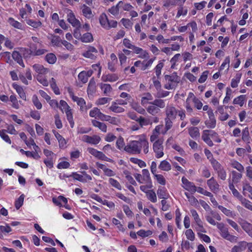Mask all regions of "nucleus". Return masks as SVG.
<instances>
[{"label": "nucleus", "mask_w": 252, "mask_h": 252, "mask_svg": "<svg viewBox=\"0 0 252 252\" xmlns=\"http://www.w3.org/2000/svg\"><path fill=\"white\" fill-rule=\"evenodd\" d=\"M96 92V85L95 82L94 80V78H92L90 80L88 88H87V93L88 94H93L95 93Z\"/></svg>", "instance_id": "b1692460"}, {"label": "nucleus", "mask_w": 252, "mask_h": 252, "mask_svg": "<svg viewBox=\"0 0 252 252\" xmlns=\"http://www.w3.org/2000/svg\"><path fill=\"white\" fill-rule=\"evenodd\" d=\"M82 141L92 145H97L100 142L101 138L97 135L93 136L84 135L82 137Z\"/></svg>", "instance_id": "20e7f679"}, {"label": "nucleus", "mask_w": 252, "mask_h": 252, "mask_svg": "<svg viewBox=\"0 0 252 252\" xmlns=\"http://www.w3.org/2000/svg\"><path fill=\"white\" fill-rule=\"evenodd\" d=\"M249 131L248 127H246L242 131V139L244 141L250 143Z\"/></svg>", "instance_id": "052dcab7"}, {"label": "nucleus", "mask_w": 252, "mask_h": 252, "mask_svg": "<svg viewBox=\"0 0 252 252\" xmlns=\"http://www.w3.org/2000/svg\"><path fill=\"white\" fill-rule=\"evenodd\" d=\"M137 234L142 238H145L149 236L152 234V232L151 230H145L144 229H140L137 232Z\"/></svg>", "instance_id": "bf43d9fd"}, {"label": "nucleus", "mask_w": 252, "mask_h": 252, "mask_svg": "<svg viewBox=\"0 0 252 252\" xmlns=\"http://www.w3.org/2000/svg\"><path fill=\"white\" fill-rule=\"evenodd\" d=\"M25 49V53L24 54L25 58H30L32 56H39L44 54L47 52L45 49Z\"/></svg>", "instance_id": "7ed1b4c3"}, {"label": "nucleus", "mask_w": 252, "mask_h": 252, "mask_svg": "<svg viewBox=\"0 0 252 252\" xmlns=\"http://www.w3.org/2000/svg\"><path fill=\"white\" fill-rule=\"evenodd\" d=\"M99 87L103 92L104 95L109 96V94L112 92V88L111 86L109 84L100 83Z\"/></svg>", "instance_id": "aec40b11"}, {"label": "nucleus", "mask_w": 252, "mask_h": 252, "mask_svg": "<svg viewBox=\"0 0 252 252\" xmlns=\"http://www.w3.org/2000/svg\"><path fill=\"white\" fill-rule=\"evenodd\" d=\"M207 184L211 191L214 192L218 191L219 185L214 177H212L211 179L208 180L207 182Z\"/></svg>", "instance_id": "9b49d317"}, {"label": "nucleus", "mask_w": 252, "mask_h": 252, "mask_svg": "<svg viewBox=\"0 0 252 252\" xmlns=\"http://www.w3.org/2000/svg\"><path fill=\"white\" fill-rule=\"evenodd\" d=\"M246 99L245 95H241L235 98L233 101L234 104H238L240 106H242L244 103Z\"/></svg>", "instance_id": "e433bc0d"}, {"label": "nucleus", "mask_w": 252, "mask_h": 252, "mask_svg": "<svg viewBox=\"0 0 252 252\" xmlns=\"http://www.w3.org/2000/svg\"><path fill=\"white\" fill-rule=\"evenodd\" d=\"M87 151L92 155L94 156L97 159H99V158L102 152L99 151L96 149L92 148L89 147L87 148Z\"/></svg>", "instance_id": "79ce46f5"}, {"label": "nucleus", "mask_w": 252, "mask_h": 252, "mask_svg": "<svg viewBox=\"0 0 252 252\" xmlns=\"http://www.w3.org/2000/svg\"><path fill=\"white\" fill-rule=\"evenodd\" d=\"M67 92L69 96L74 102H76L77 105L80 107L81 111H85L88 109L85 99L82 97H79L74 95L72 89L70 87L67 88Z\"/></svg>", "instance_id": "f03ea898"}, {"label": "nucleus", "mask_w": 252, "mask_h": 252, "mask_svg": "<svg viewBox=\"0 0 252 252\" xmlns=\"http://www.w3.org/2000/svg\"><path fill=\"white\" fill-rule=\"evenodd\" d=\"M67 21L71 24L73 27L76 29L81 28V25L80 21L76 18L74 13L71 10L67 14Z\"/></svg>", "instance_id": "423d86ee"}, {"label": "nucleus", "mask_w": 252, "mask_h": 252, "mask_svg": "<svg viewBox=\"0 0 252 252\" xmlns=\"http://www.w3.org/2000/svg\"><path fill=\"white\" fill-rule=\"evenodd\" d=\"M101 111L97 107H94L90 111L89 115L91 117L97 119Z\"/></svg>", "instance_id": "603ef678"}, {"label": "nucleus", "mask_w": 252, "mask_h": 252, "mask_svg": "<svg viewBox=\"0 0 252 252\" xmlns=\"http://www.w3.org/2000/svg\"><path fill=\"white\" fill-rule=\"evenodd\" d=\"M150 140L154 142L153 150L155 153V157L158 158V126L155 127L153 134L150 137Z\"/></svg>", "instance_id": "6e6552de"}, {"label": "nucleus", "mask_w": 252, "mask_h": 252, "mask_svg": "<svg viewBox=\"0 0 252 252\" xmlns=\"http://www.w3.org/2000/svg\"><path fill=\"white\" fill-rule=\"evenodd\" d=\"M243 229L251 237H252V224L246 221H243L240 223Z\"/></svg>", "instance_id": "2eb2a0df"}, {"label": "nucleus", "mask_w": 252, "mask_h": 252, "mask_svg": "<svg viewBox=\"0 0 252 252\" xmlns=\"http://www.w3.org/2000/svg\"><path fill=\"white\" fill-rule=\"evenodd\" d=\"M133 51L135 54L138 55L140 58L145 59L149 57L148 53L139 47L136 46Z\"/></svg>", "instance_id": "4468645a"}, {"label": "nucleus", "mask_w": 252, "mask_h": 252, "mask_svg": "<svg viewBox=\"0 0 252 252\" xmlns=\"http://www.w3.org/2000/svg\"><path fill=\"white\" fill-rule=\"evenodd\" d=\"M118 5L122 8L124 11H130L133 7L130 3H125L123 1H120L118 3Z\"/></svg>", "instance_id": "72a5a7b5"}, {"label": "nucleus", "mask_w": 252, "mask_h": 252, "mask_svg": "<svg viewBox=\"0 0 252 252\" xmlns=\"http://www.w3.org/2000/svg\"><path fill=\"white\" fill-rule=\"evenodd\" d=\"M12 86L13 89L16 90L20 97L24 100H26L27 96L23 88L21 86L18 85L16 83H13Z\"/></svg>", "instance_id": "1a4fd4ad"}, {"label": "nucleus", "mask_w": 252, "mask_h": 252, "mask_svg": "<svg viewBox=\"0 0 252 252\" xmlns=\"http://www.w3.org/2000/svg\"><path fill=\"white\" fill-rule=\"evenodd\" d=\"M97 53L98 51L95 47L89 46L87 48V50L82 54V55L86 58L95 60L96 58Z\"/></svg>", "instance_id": "39448f33"}, {"label": "nucleus", "mask_w": 252, "mask_h": 252, "mask_svg": "<svg viewBox=\"0 0 252 252\" xmlns=\"http://www.w3.org/2000/svg\"><path fill=\"white\" fill-rule=\"evenodd\" d=\"M109 109L114 113H120L125 111V109L119 105L117 104L115 102H112L111 105L109 107Z\"/></svg>", "instance_id": "393cba45"}, {"label": "nucleus", "mask_w": 252, "mask_h": 252, "mask_svg": "<svg viewBox=\"0 0 252 252\" xmlns=\"http://www.w3.org/2000/svg\"><path fill=\"white\" fill-rule=\"evenodd\" d=\"M136 140H130L124 148V151L130 155H139L143 150L146 154L149 151V143L145 135L142 134L136 137Z\"/></svg>", "instance_id": "f257e3e1"}, {"label": "nucleus", "mask_w": 252, "mask_h": 252, "mask_svg": "<svg viewBox=\"0 0 252 252\" xmlns=\"http://www.w3.org/2000/svg\"><path fill=\"white\" fill-rule=\"evenodd\" d=\"M45 61L50 64H54L57 61V57L56 55L52 53H48L45 57Z\"/></svg>", "instance_id": "473e14b6"}, {"label": "nucleus", "mask_w": 252, "mask_h": 252, "mask_svg": "<svg viewBox=\"0 0 252 252\" xmlns=\"http://www.w3.org/2000/svg\"><path fill=\"white\" fill-rule=\"evenodd\" d=\"M108 20L109 19L105 13H102L99 17V23L101 27L105 29L108 24Z\"/></svg>", "instance_id": "cd10ccee"}, {"label": "nucleus", "mask_w": 252, "mask_h": 252, "mask_svg": "<svg viewBox=\"0 0 252 252\" xmlns=\"http://www.w3.org/2000/svg\"><path fill=\"white\" fill-rule=\"evenodd\" d=\"M123 44L126 48L132 50H133L136 47L135 45L132 44L129 39L126 38L123 39Z\"/></svg>", "instance_id": "e2e57ef3"}, {"label": "nucleus", "mask_w": 252, "mask_h": 252, "mask_svg": "<svg viewBox=\"0 0 252 252\" xmlns=\"http://www.w3.org/2000/svg\"><path fill=\"white\" fill-rule=\"evenodd\" d=\"M64 112L66 114V119L69 123L70 127L73 128L74 126V122L73 120L72 110L70 108L66 110Z\"/></svg>", "instance_id": "5701e85b"}, {"label": "nucleus", "mask_w": 252, "mask_h": 252, "mask_svg": "<svg viewBox=\"0 0 252 252\" xmlns=\"http://www.w3.org/2000/svg\"><path fill=\"white\" fill-rule=\"evenodd\" d=\"M32 68L37 75H44L48 72V69L40 64H34L32 65Z\"/></svg>", "instance_id": "ddd939ff"}, {"label": "nucleus", "mask_w": 252, "mask_h": 252, "mask_svg": "<svg viewBox=\"0 0 252 252\" xmlns=\"http://www.w3.org/2000/svg\"><path fill=\"white\" fill-rule=\"evenodd\" d=\"M202 138L203 140L210 147H212L214 144L211 140V137L209 134V130H204L203 131L202 135Z\"/></svg>", "instance_id": "f3484780"}, {"label": "nucleus", "mask_w": 252, "mask_h": 252, "mask_svg": "<svg viewBox=\"0 0 252 252\" xmlns=\"http://www.w3.org/2000/svg\"><path fill=\"white\" fill-rule=\"evenodd\" d=\"M230 165L239 172H242L244 171V166L236 160H231L230 162Z\"/></svg>", "instance_id": "2f4dec72"}, {"label": "nucleus", "mask_w": 252, "mask_h": 252, "mask_svg": "<svg viewBox=\"0 0 252 252\" xmlns=\"http://www.w3.org/2000/svg\"><path fill=\"white\" fill-rule=\"evenodd\" d=\"M131 118L132 119L135 120V121L138 122L141 127H142L143 126H146L148 125L147 120L142 116H140L139 118H137L136 116L132 115Z\"/></svg>", "instance_id": "37998d69"}, {"label": "nucleus", "mask_w": 252, "mask_h": 252, "mask_svg": "<svg viewBox=\"0 0 252 252\" xmlns=\"http://www.w3.org/2000/svg\"><path fill=\"white\" fill-rule=\"evenodd\" d=\"M93 37L91 33L86 32L84 33L81 37V41L83 42L89 43L93 41Z\"/></svg>", "instance_id": "7c9ffc66"}, {"label": "nucleus", "mask_w": 252, "mask_h": 252, "mask_svg": "<svg viewBox=\"0 0 252 252\" xmlns=\"http://www.w3.org/2000/svg\"><path fill=\"white\" fill-rule=\"evenodd\" d=\"M124 173L126 176V179L131 185L133 186H136V182H135L133 178L131 176L128 171L126 170L124 172Z\"/></svg>", "instance_id": "a18cd8bd"}, {"label": "nucleus", "mask_w": 252, "mask_h": 252, "mask_svg": "<svg viewBox=\"0 0 252 252\" xmlns=\"http://www.w3.org/2000/svg\"><path fill=\"white\" fill-rule=\"evenodd\" d=\"M147 198L149 200L153 202H155L157 201V196L156 193L153 190H150L148 192L146 193Z\"/></svg>", "instance_id": "0e129e2a"}, {"label": "nucleus", "mask_w": 252, "mask_h": 252, "mask_svg": "<svg viewBox=\"0 0 252 252\" xmlns=\"http://www.w3.org/2000/svg\"><path fill=\"white\" fill-rule=\"evenodd\" d=\"M240 201L245 208L252 211V205L249 200L243 197Z\"/></svg>", "instance_id": "4d7b16f0"}, {"label": "nucleus", "mask_w": 252, "mask_h": 252, "mask_svg": "<svg viewBox=\"0 0 252 252\" xmlns=\"http://www.w3.org/2000/svg\"><path fill=\"white\" fill-rule=\"evenodd\" d=\"M92 123L93 126L98 128L101 131L103 132L107 131V127L105 124L95 120H92Z\"/></svg>", "instance_id": "6ab92c4d"}, {"label": "nucleus", "mask_w": 252, "mask_h": 252, "mask_svg": "<svg viewBox=\"0 0 252 252\" xmlns=\"http://www.w3.org/2000/svg\"><path fill=\"white\" fill-rule=\"evenodd\" d=\"M185 235L188 239L192 241L195 239V235L193 231L190 229H188L185 232Z\"/></svg>", "instance_id": "774afa93"}, {"label": "nucleus", "mask_w": 252, "mask_h": 252, "mask_svg": "<svg viewBox=\"0 0 252 252\" xmlns=\"http://www.w3.org/2000/svg\"><path fill=\"white\" fill-rule=\"evenodd\" d=\"M142 175L145 183L151 182V180L150 177V173L149 170L146 169H144L142 170Z\"/></svg>", "instance_id": "3c124183"}, {"label": "nucleus", "mask_w": 252, "mask_h": 252, "mask_svg": "<svg viewBox=\"0 0 252 252\" xmlns=\"http://www.w3.org/2000/svg\"><path fill=\"white\" fill-rule=\"evenodd\" d=\"M32 101L34 105V106L37 109L40 110L42 107V105L39 100L36 94H34L32 97Z\"/></svg>", "instance_id": "a19ab883"}, {"label": "nucleus", "mask_w": 252, "mask_h": 252, "mask_svg": "<svg viewBox=\"0 0 252 252\" xmlns=\"http://www.w3.org/2000/svg\"><path fill=\"white\" fill-rule=\"evenodd\" d=\"M70 107L68 105L67 102L63 100H61L59 103L58 108L63 112H64L66 110L70 108Z\"/></svg>", "instance_id": "4c0bfd02"}, {"label": "nucleus", "mask_w": 252, "mask_h": 252, "mask_svg": "<svg viewBox=\"0 0 252 252\" xmlns=\"http://www.w3.org/2000/svg\"><path fill=\"white\" fill-rule=\"evenodd\" d=\"M211 163L212 165V166L215 170L216 171L220 170L222 168L221 165L215 159L212 158L210 160Z\"/></svg>", "instance_id": "680f3d73"}, {"label": "nucleus", "mask_w": 252, "mask_h": 252, "mask_svg": "<svg viewBox=\"0 0 252 252\" xmlns=\"http://www.w3.org/2000/svg\"><path fill=\"white\" fill-rule=\"evenodd\" d=\"M150 105L147 107V111L153 115L158 113V99H155L153 102H149Z\"/></svg>", "instance_id": "f8f14e48"}, {"label": "nucleus", "mask_w": 252, "mask_h": 252, "mask_svg": "<svg viewBox=\"0 0 252 252\" xmlns=\"http://www.w3.org/2000/svg\"><path fill=\"white\" fill-rule=\"evenodd\" d=\"M8 23L13 27L19 29L23 30L24 27L23 25L19 22L15 20L12 17H9L7 20Z\"/></svg>", "instance_id": "412c9836"}, {"label": "nucleus", "mask_w": 252, "mask_h": 252, "mask_svg": "<svg viewBox=\"0 0 252 252\" xmlns=\"http://www.w3.org/2000/svg\"><path fill=\"white\" fill-rule=\"evenodd\" d=\"M158 167L162 170L169 171L171 169V165L166 160H163L161 162Z\"/></svg>", "instance_id": "864d4df0"}, {"label": "nucleus", "mask_w": 252, "mask_h": 252, "mask_svg": "<svg viewBox=\"0 0 252 252\" xmlns=\"http://www.w3.org/2000/svg\"><path fill=\"white\" fill-rule=\"evenodd\" d=\"M62 42V41L61 40L60 37L59 36H52L51 39V42L54 46L56 47H60L61 46Z\"/></svg>", "instance_id": "49530a36"}, {"label": "nucleus", "mask_w": 252, "mask_h": 252, "mask_svg": "<svg viewBox=\"0 0 252 252\" xmlns=\"http://www.w3.org/2000/svg\"><path fill=\"white\" fill-rule=\"evenodd\" d=\"M12 56L15 61H16L20 65L24 67L25 65L23 61L22 56L18 51H14L12 53Z\"/></svg>", "instance_id": "4be33fe9"}, {"label": "nucleus", "mask_w": 252, "mask_h": 252, "mask_svg": "<svg viewBox=\"0 0 252 252\" xmlns=\"http://www.w3.org/2000/svg\"><path fill=\"white\" fill-rule=\"evenodd\" d=\"M191 215L192 217H193L195 222H196L198 226L200 227L201 229L203 228L202 225L201 224V220L200 219L199 216L195 210H191L190 211Z\"/></svg>", "instance_id": "f704fd0d"}, {"label": "nucleus", "mask_w": 252, "mask_h": 252, "mask_svg": "<svg viewBox=\"0 0 252 252\" xmlns=\"http://www.w3.org/2000/svg\"><path fill=\"white\" fill-rule=\"evenodd\" d=\"M83 15L86 18L90 19L92 16L91 9L86 4H84L81 7Z\"/></svg>", "instance_id": "a878e982"}, {"label": "nucleus", "mask_w": 252, "mask_h": 252, "mask_svg": "<svg viewBox=\"0 0 252 252\" xmlns=\"http://www.w3.org/2000/svg\"><path fill=\"white\" fill-rule=\"evenodd\" d=\"M120 6L118 5V3L115 5L112 6L111 8H110L108 9L109 12H110L112 15H113L114 16H116L119 15V8Z\"/></svg>", "instance_id": "13d9d810"}, {"label": "nucleus", "mask_w": 252, "mask_h": 252, "mask_svg": "<svg viewBox=\"0 0 252 252\" xmlns=\"http://www.w3.org/2000/svg\"><path fill=\"white\" fill-rule=\"evenodd\" d=\"M119 75L116 73L113 74H103L101 77V80L103 82H115L117 81L119 79Z\"/></svg>", "instance_id": "9d476101"}, {"label": "nucleus", "mask_w": 252, "mask_h": 252, "mask_svg": "<svg viewBox=\"0 0 252 252\" xmlns=\"http://www.w3.org/2000/svg\"><path fill=\"white\" fill-rule=\"evenodd\" d=\"M240 201L245 208L252 211V205L249 200L243 197Z\"/></svg>", "instance_id": "6e6d98bb"}, {"label": "nucleus", "mask_w": 252, "mask_h": 252, "mask_svg": "<svg viewBox=\"0 0 252 252\" xmlns=\"http://www.w3.org/2000/svg\"><path fill=\"white\" fill-rule=\"evenodd\" d=\"M189 135L194 139L199 137L200 136L199 130L197 127H191L189 128Z\"/></svg>", "instance_id": "c85d7f7f"}, {"label": "nucleus", "mask_w": 252, "mask_h": 252, "mask_svg": "<svg viewBox=\"0 0 252 252\" xmlns=\"http://www.w3.org/2000/svg\"><path fill=\"white\" fill-rule=\"evenodd\" d=\"M6 131L5 129L0 130V136L6 143L11 144V141L9 136L6 134Z\"/></svg>", "instance_id": "de8ad7c7"}, {"label": "nucleus", "mask_w": 252, "mask_h": 252, "mask_svg": "<svg viewBox=\"0 0 252 252\" xmlns=\"http://www.w3.org/2000/svg\"><path fill=\"white\" fill-rule=\"evenodd\" d=\"M182 182L183 184V187L186 190L195 192L196 191V187L194 184L191 182H189L185 177H183L182 178Z\"/></svg>", "instance_id": "0eeeda50"}, {"label": "nucleus", "mask_w": 252, "mask_h": 252, "mask_svg": "<svg viewBox=\"0 0 252 252\" xmlns=\"http://www.w3.org/2000/svg\"><path fill=\"white\" fill-rule=\"evenodd\" d=\"M177 111L174 107H167L166 110V118L168 119H174L176 118Z\"/></svg>", "instance_id": "dca6fc26"}, {"label": "nucleus", "mask_w": 252, "mask_h": 252, "mask_svg": "<svg viewBox=\"0 0 252 252\" xmlns=\"http://www.w3.org/2000/svg\"><path fill=\"white\" fill-rule=\"evenodd\" d=\"M232 174V182L236 184L239 182L240 180L242 177V174L241 173H239L235 171H232L231 172Z\"/></svg>", "instance_id": "c9c22d12"}, {"label": "nucleus", "mask_w": 252, "mask_h": 252, "mask_svg": "<svg viewBox=\"0 0 252 252\" xmlns=\"http://www.w3.org/2000/svg\"><path fill=\"white\" fill-rule=\"evenodd\" d=\"M70 166L69 162L66 161H62L60 162L57 165V168L60 169H67Z\"/></svg>", "instance_id": "338daca9"}, {"label": "nucleus", "mask_w": 252, "mask_h": 252, "mask_svg": "<svg viewBox=\"0 0 252 252\" xmlns=\"http://www.w3.org/2000/svg\"><path fill=\"white\" fill-rule=\"evenodd\" d=\"M78 79L83 84L87 82L88 80V76L86 72L83 71L80 72L78 76Z\"/></svg>", "instance_id": "09e8293b"}, {"label": "nucleus", "mask_w": 252, "mask_h": 252, "mask_svg": "<svg viewBox=\"0 0 252 252\" xmlns=\"http://www.w3.org/2000/svg\"><path fill=\"white\" fill-rule=\"evenodd\" d=\"M26 23L28 25L32 27V28H33L34 29H37V28L41 27V26H42V23L39 20L35 21L34 20L31 19H26Z\"/></svg>", "instance_id": "bb28decb"}, {"label": "nucleus", "mask_w": 252, "mask_h": 252, "mask_svg": "<svg viewBox=\"0 0 252 252\" xmlns=\"http://www.w3.org/2000/svg\"><path fill=\"white\" fill-rule=\"evenodd\" d=\"M11 231L12 229L8 224L5 226L0 225V239H3V234L8 233Z\"/></svg>", "instance_id": "c756f323"}, {"label": "nucleus", "mask_w": 252, "mask_h": 252, "mask_svg": "<svg viewBox=\"0 0 252 252\" xmlns=\"http://www.w3.org/2000/svg\"><path fill=\"white\" fill-rule=\"evenodd\" d=\"M247 245L248 243L246 242H241L239 243L238 245L234 246L232 248L231 252H242L246 249Z\"/></svg>", "instance_id": "a211bd4d"}, {"label": "nucleus", "mask_w": 252, "mask_h": 252, "mask_svg": "<svg viewBox=\"0 0 252 252\" xmlns=\"http://www.w3.org/2000/svg\"><path fill=\"white\" fill-rule=\"evenodd\" d=\"M10 101L12 102V107L16 109L20 108L19 102L15 94L11 95L9 97Z\"/></svg>", "instance_id": "58836bf2"}, {"label": "nucleus", "mask_w": 252, "mask_h": 252, "mask_svg": "<svg viewBox=\"0 0 252 252\" xmlns=\"http://www.w3.org/2000/svg\"><path fill=\"white\" fill-rule=\"evenodd\" d=\"M123 211L128 218L132 217L133 216V213L129 208V206L127 205H124L123 206Z\"/></svg>", "instance_id": "69168bd1"}, {"label": "nucleus", "mask_w": 252, "mask_h": 252, "mask_svg": "<svg viewBox=\"0 0 252 252\" xmlns=\"http://www.w3.org/2000/svg\"><path fill=\"white\" fill-rule=\"evenodd\" d=\"M25 195L22 194L19 198L15 201V207L17 209H20V208L23 205Z\"/></svg>", "instance_id": "8fccbe9b"}, {"label": "nucleus", "mask_w": 252, "mask_h": 252, "mask_svg": "<svg viewBox=\"0 0 252 252\" xmlns=\"http://www.w3.org/2000/svg\"><path fill=\"white\" fill-rule=\"evenodd\" d=\"M109 183L114 188L118 189V190H121L122 187L120 183L113 178H110L108 180Z\"/></svg>", "instance_id": "ea45409f"}, {"label": "nucleus", "mask_w": 252, "mask_h": 252, "mask_svg": "<svg viewBox=\"0 0 252 252\" xmlns=\"http://www.w3.org/2000/svg\"><path fill=\"white\" fill-rule=\"evenodd\" d=\"M36 79L38 82L44 86L47 87L49 85V82L44 75H37Z\"/></svg>", "instance_id": "c03bdc74"}, {"label": "nucleus", "mask_w": 252, "mask_h": 252, "mask_svg": "<svg viewBox=\"0 0 252 252\" xmlns=\"http://www.w3.org/2000/svg\"><path fill=\"white\" fill-rule=\"evenodd\" d=\"M124 139L122 136H120L116 141V147L119 150H124L125 147Z\"/></svg>", "instance_id": "5fc2aeb1"}]
</instances>
